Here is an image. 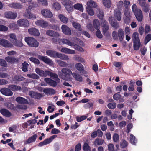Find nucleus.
Here are the masks:
<instances>
[{
    "mask_svg": "<svg viewBox=\"0 0 151 151\" xmlns=\"http://www.w3.org/2000/svg\"><path fill=\"white\" fill-rule=\"evenodd\" d=\"M87 5L86 11L89 15H93L94 14V12L93 8H96L97 6L96 3L92 0H90L87 2Z\"/></svg>",
    "mask_w": 151,
    "mask_h": 151,
    "instance_id": "obj_1",
    "label": "nucleus"
},
{
    "mask_svg": "<svg viewBox=\"0 0 151 151\" xmlns=\"http://www.w3.org/2000/svg\"><path fill=\"white\" fill-rule=\"evenodd\" d=\"M132 38L133 40L134 49L135 50H137L139 49L141 45L138 33L136 32L134 33L132 35Z\"/></svg>",
    "mask_w": 151,
    "mask_h": 151,
    "instance_id": "obj_2",
    "label": "nucleus"
},
{
    "mask_svg": "<svg viewBox=\"0 0 151 151\" xmlns=\"http://www.w3.org/2000/svg\"><path fill=\"white\" fill-rule=\"evenodd\" d=\"M31 10L28 8L26 9V12L24 14V16L28 19H35L36 18L35 15H33L31 13Z\"/></svg>",
    "mask_w": 151,
    "mask_h": 151,
    "instance_id": "obj_11",
    "label": "nucleus"
},
{
    "mask_svg": "<svg viewBox=\"0 0 151 151\" xmlns=\"http://www.w3.org/2000/svg\"><path fill=\"white\" fill-rule=\"evenodd\" d=\"M37 58L40 60L48 64H50L52 62L51 60L47 56H42L39 55L37 56Z\"/></svg>",
    "mask_w": 151,
    "mask_h": 151,
    "instance_id": "obj_10",
    "label": "nucleus"
},
{
    "mask_svg": "<svg viewBox=\"0 0 151 151\" xmlns=\"http://www.w3.org/2000/svg\"><path fill=\"white\" fill-rule=\"evenodd\" d=\"M0 112L3 115L7 117H9L11 116V113L9 110L4 108L1 109Z\"/></svg>",
    "mask_w": 151,
    "mask_h": 151,
    "instance_id": "obj_22",
    "label": "nucleus"
},
{
    "mask_svg": "<svg viewBox=\"0 0 151 151\" xmlns=\"http://www.w3.org/2000/svg\"><path fill=\"white\" fill-rule=\"evenodd\" d=\"M35 71L39 76H58L56 74L53 72L48 70L44 71L38 68L35 69Z\"/></svg>",
    "mask_w": 151,
    "mask_h": 151,
    "instance_id": "obj_5",
    "label": "nucleus"
},
{
    "mask_svg": "<svg viewBox=\"0 0 151 151\" xmlns=\"http://www.w3.org/2000/svg\"><path fill=\"white\" fill-rule=\"evenodd\" d=\"M4 15L8 19H14L16 17L17 14L12 12L9 11L5 12Z\"/></svg>",
    "mask_w": 151,
    "mask_h": 151,
    "instance_id": "obj_14",
    "label": "nucleus"
},
{
    "mask_svg": "<svg viewBox=\"0 0 151 151\" xmlns=\"http://www.w3.org/2000/svg\"><path fill=\"white\" fill-rule=\"evenodd\" d=\"M1 92L3 95L6 96H11L13 95V92L10 89L6 88H1L0 90Z\"/></svg>",
    "mask_w": 151,
    "mask_h": 151,
    "instance_id": "obj_13",
    "label": "nucleus"
},
{
    "mask_svg": "<svg viewBox=\"0 0 151 151\" xmlns=\"http://www.w3.org/2000/svg\"><path fill=\"white\" fill-rule=\"evenodd\" d=\"M114 16L115 18L118 21H120L121 19L122 14L120 11L118 9H115L114 12Z\"/></svg>",
    "mask_w": 151,
    "mask_h": 151,
    "instance_id": "obj_23",
    "label": "nucleus"
},
{
    "mask_svg": "<svg viewBox=\"0 0 151 151\" xmlns=\"http://www.w3.org/2000/svg\"><path fill=\"white\" fill-rule=\"evenodd\" d=\"M130 141L131 143L133 145H135L137 142V140L136 139L135 137L133 134L130 135Z\"/></svg>",
    "mask_w": 151,
    "mask_h": 151,
    "instance_id": "obj_45",
    "label": "nucleus"
},
{
    "mask_svg": "<svg viewBox=\"0 0 151 151\" xmlns=\"http://www.w3.org/2000/svg\"><path fill=\"white\" fill-rule=\"evenodd\" d=\"M103 3L107 8H109L111 6V2L110 0H103Z\"/></svg>",
    "mask_w": 151,
    "mask_h": 151,
    "instance_id": "obj_38",
    "label": "nucleus"
},
{
    "mask_svg": "<svg viewBox=\"0 0 151 151\" xmlns=\"http://www.w3.org/2000/svg\"><path fill=\"white\" fill-rule=\"evenodd\" d=\"M83 149L84 151H91V147L87 143H84Z\"/></svg>",
    "mask_w": 151,
    "mask_h": 151,
    "instance_id": "obj_50",
    "label": "nucleus"
},
{
    "mask_svg": "<svg viewBox=\"0 0 151 151\" xmlns=\"http://www.w3.org/2000/svg\"><path fill=\"white\" fill-rule=\"evenodd\" d=\"M38 4L36 2H33L30 4L28 9L31 10L32 9L38 7Z\"/></svg>",
    "mask_w": 151,
    "mask_h": 151,
    "instance_id": "obj_47",
    "label": "nucleus"
},
{
    "mask_svg": "<svg viewBox=\"0 0 151 151\" xmlns=\"http://www.w3.org/2000/svg\"><path fill=\"white\" fill-rule=\"evenodd\" d=\"M29 60L30 61L33 62L35 64L39 65L40 63V62L38 59L34 57L30 58H29Z\"/></svg>",
    "mask_w": 151,
    "mask_h": 151,
    "instance_id": "obj_46",
    "label": "nucleus"
},
{
    "mask_svg": "<svg viewBox=\"0 0 151 151\" xmlns=\"http://www.w3.org/2000/svg\"><path fill=\"white\" fill-rule=\"evenodd\" d=\"M113 141L115 142H119V136L117 133H114L113 136Z\"/></svg>",
    "mask_w": 151,
    "mask_h": 151,
    "instance_id": "obj_51",
    "label": "nucleus"
},
{
    "mask_svg": "<svg viewBox=\"0 0 151 151\" xmlns=\"http://www.w3.org/2000/svg\"><path fill=\"white\" fill-rule=\"evenodd\" d=\"M17 39L16 36L14 34L11 33L9 35V40L12 43L15 42Z\"/></svg>",
    "mask_w": 151,
    "mask_h": 151,
    "instance_id": "obj_41",
    "label": "nucleus"
},
{
    "mask_svg": "<svg viewBox=\"0 0 151 151\" xmlns=\"http://www.w3.org/2000/svg\"><path fill=\"white\" fill-rule=\"evenodd\" d=\"M25 41L30 47H37L39 45V43L37 40L32 37H26L25 38Z\"/></svg>",
    "mask_w": 151,
    "mask_h": 151,
    "instance_id": "obj_4",
    "label": "nucleus"
},
{
    "mask_svg": "<svg viewBox=\"0 0 151 151\" xmlns=\"http://www.w3.org/2000/svg\"><path fill=\"white\" fill-rule=\"evenodd\" d=\"M22 71L24 72H26L28 71V68L29 66V65L26 61H24L22 64Z\"/></svg>",
    "mask_w": 151,
    "mask_h": 151,
    "instance_id": "obj_39",
    "label": "nucleus"
},
{
    "mask_svg": "<svg viewBox=\"0 0 151 151\" xmlns=\"http://www.w3.org/2000/svg\"><path fill=\"white\" fill-rule=\"evenodd\" d=\"M131 17H124L123 18L125 24H129L131 22Z\"/></svg>",
    "mask_w": 151,
    "mask_h": 151,
    "instance_id": "obj_53",
    "label": "nucleus"
},
{
    "mask_svg": "<svg viewBox=\"0 0 151 151\" xmlns=\"http://www.w3.org/2000/svg\"><path fill=\"white\" fill-rule=\"evenodd\" d=\"M73 7L76 9L79 10L81 12L83 11V7L81 4L77 3L74 5Z\"/></svg>",
    "mask_w": 151,
    "mask_h": 151,
    "instance_id": "obj_31",
    "label": "nucleus"
},
{
    "mask_svg": "<svg viewBox=\"0 0 151 151\" xmlns=\"http://www.w3.org/2000/svg\"><path fill=\"white\" fill-rule=\"evenodd\" d=\"M52 40L53 43L56 44H60L61 41V40L59 38L56 37L52 38Z\"/></svg>",
    "mask_w": 151,
    "mask_h": 151,
    "instance_id": "obj_64",
    "label": "nucleus"
},
{
    "mask_svg": "<svg viewBox=\"0 0 151 151\" xmlns=\"http://www.w3.org/2000/svg\"><path fill=\"white\" fill-rule=\"evenodd\" d=\"M102 32L103 35L104 36H107V31L109 29V26H106L105 27H102Z\"/></svg>",
    "mask_w": 151,
    "mask_h": 151,
    "instance_id": "obj_48",
    "label": "nucleus"
},
{
    "mask_svg": "<svg viewBox=\"0 0 151 151\" xmlns=\"http://www.w3.org/2000/svg\"><path fill=\"white\" fill-rule=\"evenodd\" d=\"M96 32V35L99 39H101L103 37V35L99 29H97Z\"/></svg>",
    "mask_w": 151,
    "mask_h": 151,
    "instance_id": "obj_55",
    "label": "nucleus"
},
{
    "mask_svg": "<svg viewBox=\"0 0 151 151\" xmlns=\"http://www.w3.org/2000/svg\"><path fill=\"white\" fill-rule=\"evenodd\" d=\"M28 32L30 34L33 36H38L40 35L38 30L35 28H30L28 30Z\"/></svg>",
    "mask_w": 151,
    "mask_h": 151,
    "instance_id": "obj_18",
    "label": "nucleus"
},
{
    "mask_svg": "<svg viewBox=\"0 0 151 151\" xmlns=\"http://www.w3.org/2000/svg\"><path fill=\"white\" fill-rule=\"evenodd\" d=\"M47 55L54 58H57L58 53L56 51L52 50H48L46 51Z\"/></svg>",
    "mask_w": 151,
    "mask_h": 151,
    "instance_id": "obj_15",
    "label": "nucleus"
},
{
    "mask_svg": "<svg viewBox=\"0 0 151 151\" xmlns=\"http://www.w3.org/2000/svg\"><path fill=\"white\" fill-rule=\"evenodd\" d=\"M127 145L128 143L126 140L124 139L122 141L120 144V147L121 148H125L127 146Z\"/></svg>",
    "mask_w": 151,
    "mask_h": 151,
    "instance_id": "obj_61",
    "label": "nucleus"
},
{
    "mask_svg": "<svg viewBox=\"0 0 151 151\" xmlns=\"http://www.w3.org/2000/svg\"><path fill=\"white\" fill-rule=\"evenodd\" d=\"M42 14L45 17L51 18L52 17V14L50 10L43 9L41 11Z\"/></svg>",
    "mask_w": 151,
    "mask_h": 151,
    "instance_id": "obj_19",
    "label": "nucleus"
},
{
    "mask_svg": "<svg viewBox=\"0 0 151 151\" xmlns=\"http://www.w3.org/2000/svg\"><path fill=\"white\" fill-rule=\"evenodd\" d=\"M45 81L50 86L55 87L57 85L56 82L50 78H45L44 79Z\"/></svg>",
    "mask_w": 151,
    "mask_h": 151,
    "instance_id": "obj_26",
    "label": "nucleus"
},
{
    "mask_svg": "<svg viewBox=\"0 0 151 151\" xmlns=\"http://www.w3.org/2000/svg\"><path fill=\"white\" fill-rule=\"evenodd\" d=\"M62 31L65 35H70L71 32L70 29L65 25H63L61 27Z\"/></svg>",
    "mask_w": 151,
    "mask_h": 151,
    "instance_id": "obj_16",
    "label": "nucleus"
},
{
    "mask_svg": "<svg viewBox=\"0 0 151 151\" xmlns=\"http://www.w3.org/2000/svg\"><path fill=\"white\" fill-rule=\"evenodd\" d=\"M53 9L55 10H58L61 8V5L58 3L55 2L52 4Z\"/></svg>",
    "mask_w": 151,
    "mask_h": 151,
    "instance_id": "obj_42",
    "label": "nucleus"
},
{
    "mask_svg": "<svg viewBox=\"0 0 151 151\" xmlns=\"http://www.w3.org/2000/svg\"><path fill=\"white\" fill-rule=\"evenodd\" d=\"M51 142V139H47L44 141L40 142L38 145L39 147H42L45 145L49 144Z\"/></svg>",
    "mask_w": 151,
    "mask_h": 151,
    "instance_id": "obj_34",
    "label": "nucleus"
},
{
    "mask_svg": "<svg viewBox=\"0 0 151 151\" xmlns=\"http://www.w3.org/2000/svg\"><path fill=\"white\" fill-rule=\"evenodd\" d=\"M123 6L126 9H128L129 7L130 6V2L127 0H125L123 2Z\"/></svg>",
    "mask_w": 151,
    "mask_h": 151,
    "instance_id": "obj_60",
    "label": "nucleus"
},
{
    "mask_svg": "<svg viewBox=\"0 0 151 151\" xmlns=\"http://www.w3.org/2000/svg\"><path fill=\"white\" fill-rule=\"evenodd\" d=\"M0 65L2 67H7V63L4 59L0 58Z\"/></svg>",
    "mask_w": 151,
    "mask_h": 151,
    "instance_id": "obj_59",
    "label": "nucleus"
},
{
    "mask_svg": "<svg viewBox=\"0 0 151 151\" xmlns=\"http://www.w3.org/2000/svg\"><path fill=\"white\" fill-rule=\"evenodd\" d=\"M118 36L121 41H122L124 37V32L121 29H119L118 31Z\"/></svg>",
    "mask_w": 151,
    "mask_h": 151,
    "instance_id": "obj_33",
    "label": "nucleus"
},
{
    "mask_svg": "<svg viewBox=\"0 0 151 151\" xmlns=\"http://www.w3.org/2000/svg\"><path fill=\"white\" fill-rule=\"evenodd\" d=\"M35 24L37 26L43 28H46L48 26V22L42 19L36 21L35 22Z\"/></svg>",
    "mask_w": 151,
    "mask_h": 151,
    "instance_id": "obj_6",
    "label": "nucleus"
},
{
    "mask_svg": "<svg viewBox=\"0 0 151 151\" xmlns=\"http://www.w3.org/2000/svg\"><path fill=\"white\" fill-rule=\"evenodd\" d=\"M61 71L62 73L65 76H70L72 74V72L71 70L66 68L62 69Z\"/></svg>",
    "mask_w": 151,
    "mask_h": 151,
    "instance_id": "obj_35",
    "label": "nucleus"
},
{
    "mask_svg": "<svg viewBox=\"0 0 151 151\" xmlns=\"http://www.w3.org/2000/svg\"><path fill=\"white\" fill-rule=\"evenodd\" d=\"M46 33L47 35L51 37H58L60 36L58 32L50 30H47Z\"/></svg>",
    "mask_w": 151,
    "mask_h": 151,
    "instance_id": "obj_27",
    "label": "nucleus"
},
{
    "mask_svg": "<svg viewBox=\"0 0 151 151\" xmlns=\"http://www.w3.org/2000/svg\"><path fill=\"white\" fill-rule=\"evenodd\" d=\"M99 13L98 14V17L101 19H102L104 17V12L102 10L99 9Z\"/></svg>",
    "mask_w": 151,
    "mask_h": 151,
    "instance_id": "obj_49",
    "label": "nucleus"
},
{
    "mask_svg": "<svg viewBox=\"0 0 151 151\" xmlns=\"http://www.w3.org/2000/svg\"><path fill=\"white\" fill-rule=\"evenodd\" d=\"M58 64L60 66L65 67L68 65V64L66 62H64L60 60H58L57 62Z\"/></svg>",
    "mask_w": 151,
    "mask_h": 151,
    "instance_id": "obj_57",
    "label": "nucleus"
},
{
    "mask_svg": "<svg viewBox=\"0 0 151 151\" xmlns=\"http://www.w3.org/2000/svg\"><path fill=\"white\" fill-rule=\"evenodd\" d=\"M137 19L139 22L142 21L143 19V16L141 10L136 12L134 13Z\"/></svg>",
    "mask_w": 151,
    "mask_h": 151,
    "instance_id": "obj_20",
    "label": "nucleus"
},
{
    "mask_svg": "<svg viewBox=\"0 0 151 151\" xmlns=\"http://www.w3.org/2000/svg\"><path fill=\"white\" fill-rule=\"evenodd\" d=\"M37 137V134H35L33 135L27 140L26 144H29L32 142H35L36 140Z\"/></svg>",
    "mask_w": 151,
    "mask_h": 151,
    "instance_id": "obj_32",
    "label": "nucleus"
},
{
    "mask_svg": "<svg viewBox=\"0 0 151 151\" xmlns=\"http://www.w3.org/2000/svg\"><path fill=\"white\" fill-rule=\"evenodd\" d=\"M151 40V34H148L145 38V44L146 45Z\"/></svg>",
    "mask_w": 151,
    "mask_h": 151,
    "instance_id": "obj_54",
    "label": "nucleus"
},
{
    "mask_svg": "<svg viewBox=\"0 0 151 151\" xmlns=\"http://www.w3.org/2000/svg\"><path fill=\"white\" fill-rule=\"evenodd\" d=\"M109 21L111 26L115 29L119 27V24L117 21L112 17H109Z\"/></svg>",
    "mask_w": 151,
    "mask_h": 151,
    "instance_id": "obj_8",
    "label": "nucleus"
},
{
    "mask_svg": "<svg viewBox=\"0 0 151 151\" xmlns=\"http://www.w3.org/2000/svg\"><path fill=\"white\" fill-rule=\"evenodd\" d=\"M57 58H59L64 60H69V58L67 55L65 54L59 53H58L57 57Z\"/></svg>",
    "mask_w": 151,
    "mask_h": 151,
    "instance_id": "obj_37",
    "label": "nucleus"
},
{
    "mask_svg": "<svg viewBox=\"0 0 151 151\" xmlns=\"http://www.w3.org/2000/svg\"><path fill=\"white\" fill-rule=\"evenodd\" d=\"M0 45L5 47H12L13 45L7 40L4 39H0Z\"/></svg>",
    "mask_w": 151,
    "mask_h": 151,
    "instance_id": "obj_9",
    "label": "nucleus"
},
{
    "mask_svg": "<svg viewBox=\"0 0 151 151\" xmlns=\"http://www.w3.org/2000/svg\"><path fill=\"white\" fill-rule=\"evenodd\" d=\"M5 60L8 63L11 64H14L15 63L18 62L19 61L18 59L13 57L8 56L5 58Z\"/></svg>",
    "mask_w": 151,
    "mask_h": 151,
    "instance_id": "obj_21",
    "label": "nucleus"
},
{
    "mask_svg": "<svg viewBox=\"0 0 151 151\" xmlns=\"http://www.w3.org/2000/svg\"><path fill=\"white\" fill-rule=\"evenodd\" d=\"M116 106V104L115 102L109 103L107 105L108 107L110 109H115Z\"/></svg>",
    "mask_w": 151,
    "mask_h": 151,
    "instance_id": "obj_52",
    "label": "nucleus"
},
{
    "mask_svg": "<svg viewBox=\"0 0 151 151\" xmlns=\"http://www.w3.org/2000/svg\"><path fill=\"white\" fill-rule=\"evenodd\" d=\"M6 106L7 108L11 110H14L15 107L14 105L10 103H8L6 104Z\"/></svg>",
    "mask_w": 151,
    "mask_h": 151,
    "instance_id": "obj_58",
    "label": "nucleus"
},
{
    "mask_svg": "<svg viewBox=\"0 0 151 151\" xmlns=\"http://www.w3.org/2000/svg\"><path fill=\"white\" fill-rule=\"evenodd\" d=\"M72 24L73 26L75 29H77L79 31L81 32L82 31L81 26L79 23L73 21L72 22Z\"/></svg>",
    "mask_w": 151,
    "mask_h": 151,
    "instance_id": "obj_29",
    "label": "nucleus"
},
{
    "mask_svg": "<svg viewBox=\"0 0 151 151\" xmlns=\"http://www.w3.org/2000/svg\"><path fill=\"white\" fill-rule=\"evenodd\" d=\"M76 67L77 69L80 71L81 75H84L87 73L86 71L84 70L83 66L80 63H78L76 64Z\"/></svg>",
    "mask_w": 151,
    "mask_h": 151,
    "instance_id": "obj_12",
    "label": "nucleus"
},
{
    "mask_svg": "<svg viewBox=\"0 0 151 151\" xmlns=\"http://www.w3.org/2000/svg\"><path fill=\"white\" fill-rule=\"evenodd\" d=\"M8 29V28L6 26L2 25H0V31L5 32L7 31Z\"/></svg>",
    "mask_w": 151,
    "mask_h": 151,
    "instance_id": "obj_63",
    "label": "nucleus"
},
{
    "mask_svg": "<svg viewBox=\"0 0 151 151\" xmlns=\"http://www.w3.org/2000/svg\"><path fill=\"white\" fill-rule=\"evenodd\" d=\"M142 8L143 11L145 12H147L149 10V6L148 4H146V3H145L144 5H142L140 4Z\"/></svg>",
    "mask_w": 151,
    "mask_h": 151,
    "instance_id": "obj_44",
    "label": "nucleus"
},
{
    "mask_svg": "<svg viewBox=\"0 0 151 151\" xmlns=\"http://www.w3.org/2000/svg\"><path fill=\"white\" fill-rule=\"evenodd\" d=\"M8 6L14 9H20L22 8V6L20 3L12 2L9 4Z\"/></svg>",
    "mask_w": 151,
    "mask_h": 151,
    "instance_id": "obj_25",
    "label": "nucleus"
},
{
    "mask_svg": "<svg viewBox=\"0 0 151 151\" xmlns=\"http://www.w3.org/2000/svg\"><path fill=\"white\" fill-rule=\"evenodd\" d=\"M58 17L60 21L63 23H67L68 22V19L62 14H59Z\"/></svg>",
    "mask_w": 151,
    "mask_h": 151,
    "instance_id": "obj_36",
    "label": "nucleus"
},
{
    "mask_svg": "<svg viewBox=\"0 0 151 151\" xmlns=\"http://www.w3.org/2000/svg\"><path fill=\"white\" fill-rule=\"evenodd\" d=\"M15 100L17 102L21 104H28L27 100L22 97H17L16 98Z\"/></svg>",
    "mask_w": 151,
    "mask_h": 151,
    "instance_id": "obj_24",
    "label": "nucleus"
},
{
    "mask_svg": "<svg viewBox=\"0 0 151 151\" xmlns=\"http://www.w3.org/2000/svg\"><path fill=\"white\" fill-rule=\"evenodd\" d=\"M63 43L66 44L69 46H73V47L75 49L81 52L84 51L83 48L76 44L66 39H63L61 40Z\"/></svg>",
    "mask_w": 151,
    "mask_h": 151,
    "instance_id": "obj_3",
    "label": "nucleus"
},
{
    "mask_svg": "<svg viewBox=\"0 0 151 151\" xmlns=\"http://www.w3.org/2000/svg\"><path fill=\"white\" fill-rule=\"evenodd\" d=\"M93 25L96 29H99L100 23L97 19H95L93 20Z\"/></svg>",
    "mask_w": 151,
    "mask_h": 151,
    "instance_id": "obj_40",
    "label": "nucleus"
},
{
    "mask_svg": "<svg viewBox=\"0 0 151 151\" xmlns=\"http://www.w3.org/2000/svg\"><path fill=\"white\" fill-rule=\"evenodd\" d=\"M8 88L13 91L19 90L21 89V87L19 86L14 85H9Z\"/></svg>",
    "mask_w": 151,
    "mask_h": 151,
    "instance_id": "obj_30",
    "label": "nucleus"
},
{
    "mask_svg": "<svg viewBox=\"0 0 151 151\" xmlns=\"http://www.w3.org/2000/svg\"><path fill=\"white\" fill-rule=\"evenodd\" d=\"M104 142V140L102 139L96 138L94 142V144L101 145L103 144Z\"/></svg>",
    "mask_w": 151,
    "mask_h": 151,
    "instance_id": "obj_43",
    "label": "nucleus"
},
{
    "mask_svg": "<svg viewBox=\"0 0 151 151\" xmlns=\"http://www.w3.org/2000/svg\"><path fill=\"white\" fill-rule=\"evenodd\" d=\"M17 24L20 26L27 27L29 26V21L26 19H20L18 20Z\"/></svg>",
    "mask_w": 151,
    "mask_h": 151,
    "instance_id": "obj_7",
    "label": "nucleus"
},
{
    "mask_svg": "<svg viewBox=\"0 0 151 151\" xmlns=\"http://www.w3.org/2000/svg\"><path fill=\"white\" fill-rule=\"evenodd\" d=\"M62 52L66 54H75L76 53L74 50H71L66 47H63L61 50Z\"/></svg>",
    "mask_w": 151,
    "mask_h": 151,
    "instance_id": "obj_28",
    "label": "nucleus"
},
{
    "mask_svg": "<svg viewBox=\"0 0 151 151\" xmlns=\"http://www.w3.org/2000/svg\"><path fill=\"white\" fill-rule=\"evenodd\" d=\"M120 93V92H118L117 93L114 94L113 96V99L115 100L118 101L121 97V95L119 94Z\"/></svg>",
    "mask_w": 151,
    "mask_h": 151,
    "instance_id": "obj_56",
    "label": "nucleus"
},
{
    "mask_svg": "<svg viewBox=\"0 0 151 151\" xmlns=\"http://www.w3.org/2000/svg\"><path fill=\"white\" fill-rule=\"evenodd\" d=\"M29 94L31 97L38 99L42 97L43 96L42 94L33 91H30L29 93Z\"/></svg>",
    "mask_w": 151,
    "mask_h": 151,
    "instance_id": "obj_17",
    "label": "nucleus"
},
{
    "mask_svg": "<svg viewBox=\"0 0 151 151\" xmlns=\"http://www.w3.org/2000/svg\"><path fill=\"white\" fill-rule=\"evenodd\" d=\"M87 118V116L85 115L81 116L80 117H76V120L78 122H81L83 120L86 119Z\"/></svg>",
    "mask_w": 151,
    "mask_h": 151,
    "instance_id": "obj_62",
    "label": "nucleus"
}]
</instances>
